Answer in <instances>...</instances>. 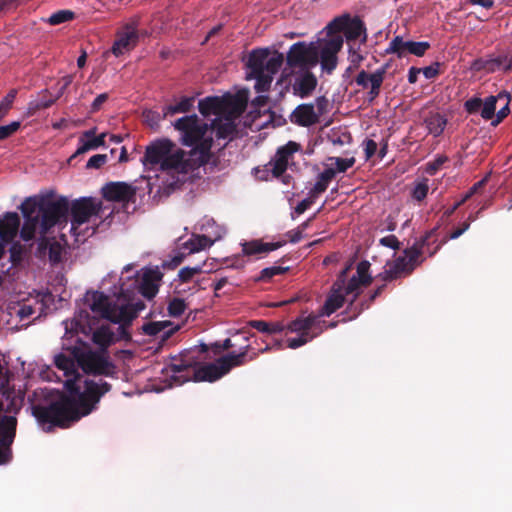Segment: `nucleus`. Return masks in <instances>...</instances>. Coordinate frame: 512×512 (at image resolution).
Wrapping results in <instances>:
<instances>
[{
  "instance_id": "f257e3e1",
  "label": "nucleus",
  "mask_w": 512,
  "mask_h": 512,
  "mask_svg": "<svg viewBox=\"0 0 512 512\" xmlns=\"http://www.w3.org/2000/svg\"><path fill=\"white\" fill-rule=\"evenodd\" d=\"M54 364L65 376H74L64 383L66 392H57L56 397L44 403L32 405V414L46 432L54 427L67 428L96 409L102 396L111 390V384L100 379H84L77 373V359L72 354H57Z\"/></svg>"
},
{
  "instance_id": "f03ea898",
  "label": "nucleus",
  "mask_w": 512,
  "mask_h": 512,
  "mask_svg": "<svg viewBox=\"0 0 512 512\" xmlns=\"http://www.w3.org/2000/svg\"><path fill=\"white\" fill-rule=\"evenodd\" d=\"M24 223L20 237L24 241L35 238L37 229L41 235L38 251L44 252L49 242L46 234L56 225H66L69 216V201L66 197L56 198L53 193L27 197L20 205Z\"/></svg>"
},
{
  "instance_id": "7ed1b4c3",
  "label": "nucleus",
  "mask_w": 512,
  "mask_h": 512,
  "mask_svg": "<svg viewBox=\"0 0 512 512\" xmlns=\"http://www.w3.org/2000/svg\"><path fill=\"white\" fill-rule=\"evenodd\" d=\"M342 45L343 39L340 35L319 38L309 43L304 41L294 43L287 52L285 69L310 70L320 62L322 71L330 74L337 66V54Z\"/></svg>"
},
{
  "instance_id": "20e7f679",
  "label": "nucleus",
  "mask_w": 512,
  "mask_h": 512,
  "mask_svg": "<svg viewBox=\"0 0 512 512\" xmlns=\"http://www.w3.org/2000/svg\"><path fill=\"white\" fill-rule=\"evenodd\" d=\"M248 101L249 98H204L199 101L198 109L204 117L215 116L209 129L218 140L232 139L237 131L235 120L244 113Z\"/></svg>"
},
{
  "instance_id": "39448f33",
  "label": "nucleus",
  "mask_w": 512,
  "mask_h": 512,
  "mask_svg": "<svg viewBox=\"0 0 512 512\" xmlns=\"http://www.w3.org/2000/svg\"><path fill=\"white\" fill-rule=\"evenodd\" d=\"M173 126L180 134L181 144L191 147V156L195 157L200 166L206 165L212 157L213 146V138L207 134L209 124L192 114L178 118Z\"/></svg>"
},
{
  "instance_id": "423d86ee",
  "label": "nucleus",
  "mask_w": 512,
  "mask_h": 512,
  "mask_svg": "<svg viewBox=\"0 0 512 512\" xmlns=\"http://www.w3.org/2000/svg\"><path fill=\"white\" fill-rule=\"evenodd\" d=\"M284 62V55L277 50L269 48L254 49L250 52L247 67L250 72L246 79L255 80V90L263 93L269 90L273 76L278 72Z\"/></svg>"
},
{
  "instance_id": "0eeeda50",
  "label": "nucleus",
  "mask_w": 512,
  "mask_h": 512,
  "mask_svg": "<svg viewBox=\"0 0 512 512\" xmlns=\"http://www.w3.org/2000/svg\"><path fill=\"white\" fill-rule=\"evenodd\" d=\"M170 370L173 372L172 378L180 384L191 380L213 382L225 375L219 358L214 363L200 365L188 355H182L179 359L174 358Z\"/></svg>"
},
{
  "instance_id": "6e6552de",
  "label": "nucleus",
  "mask_w": 512,
  "mask_h": 512,
  "mask_svg": "<svg viewBox=\"0 0 512 512\" xmlns=\"http://www.w3.org/2000/svg\"><path fill=\"white\" fill-rule=\"evenodd\" d=\"M436 231L437 228H434L426 232L412 247L404 250L403 256H399L393 262L389 263L399 278L410 275L414 269L422 263L423 260H420V257L423 253L428 252L429 256H433L438 251L440 245H437L431 251L429 250L430 240L433 239V242L436 241Z\"/></svg>"
},
{
  "instance_id": "1a4fd4ad",
  "label": "nucleus",
  "mask_w": 512,
  "mask_h": 512,
  "mask_svg": "<svg viewBox=\"0 0 512 512\" xmlns=\"http://www.w3.org/2000/svg\"><path fill=\"white\" fill-rule=\"evenodd\" d=\"M317 86V78L308 69H284L276 82L279 96L293 94L294 96H308Z\"/></svg>"
},
{
  "instance_id": "9d476101",
  "label": "nucleus",
  "mask_w": 512,
  "mask_h": 512,
  "mask_svg": "<svg viewBox=\"0 0 512 512\" xmlns=\"http://www.w3.org/2000/svg\"><path fill=\"white\" fill-rule=\"evenodd\" d=\"M72 354L77 359L78 366L87 374L113 376L116 373L115 365L100 353L74 346Z\"/></svg>"
},
{
  "instance_id": "9b49d317",
  "label": "nucleus",
  "mask_w": 512,
  "mask_h": 512,
  "mask_svg": "<svg viewBox=\"0 0 512 512\" xmlns=\"http://www.w3.org/2000/svg\"><path fill=\"white\" fill-rule=\"evenodd\" d=\"M69 210L71 211V231L74 234L79 226L88 222L92 216H100L102 211V203L100 201H96L92 197H83L77 200H74L69 205Z\"/></svg>"
},
{
  "instance_id": "f8f14e48",
  "label": "nucleus",
  "mask_w": 512,
  "mask_h": 512,
  "mask_svg": "<svg viewBox=\"0 0 512 512\" xmlns=\"http://www.w3.org/2000/svg\"><path fill=\"white\" fill-rule=\"evenodd\" d=\"M137 187L122 181H111L101 188L102 197L109 202L121 203L123 206L136 201Z\"/></svg>"
},
{
  "instance_id": "ddd939ff",
  "label": "nucleus",
  "mask_w": 512,
  "mask_h": 512,
  "mask_svg": "<svg viewBox=\"0 0 512 512\" xmlns=\"http://www.w3.org/2000/svg\"><path fill=\"white\" fill-rule=\"evenodd\" d=\"M87 301L89 302L90 310L103 319L109 320L113 323H118V309L119 305L112 302L110 298L103 292L93 291L87 294Z\"/></svg>"
},
{
  "instance_id": "4468645a",
  "label": "nucleus",
  "mask_w": 512,
  "mask_h": 512,
  "mask_svg": "<svg viewBox=\"0 0 512 512\" xmlns=\"http://www.w3.org/2000/svg\"><path fill=\"white\" fill-rule=\"evenodd\" d=\"M317 110L313 104H300L290 115V121L301 127H309L319 122V117L324 111L327 98H316Z\"/></svg>"
},
{
  "instance_id": "2eb2a0df",
  "label": "nucleus",
  "mask_w": 512,
  "mask_h": 512,
  "mask_svg": "<svg viewBox=\"0 0 512 512\" xmlns=\"http://www.w3.org/2000/svg\"><path fill=\"white\" fill-rule=\"evenodd\" d=\"M343 32L347 39H357L363 32V25L359 19H350L348 16L335 18L326 27V36L328 38L332 35H340L342 38Z\"/></svg>"
},
{
  "instance_id": "dca6fc26",
  "label": "nucleus",
  "mask_w": 512,
  "mask_h": 512,
  "mask_svg": "<svg viewBox=\"0 0 512 512\" xmlns=\"http://www.w3.org/2000/svg\"><path fill=\"white\" fill-rule=\"evenodd\" d=\"M17 419L14 416H4L0 420V464L9 461L11 451L9 449L16 434Z\"/></svg>"
},
{
  "instance_id": "f3484780",
  "label": "nucleus",
  "mask_w": 512,
  "mask_h": 512,
  "mask_svg": "<svg viewBox=\"0 0 512 512\" xmlns=\"http://www.w3.org/2000/svg\"><path fill=\"white\" fill-rule=\"evenodd\" d=\"M195 98H181V100L175 104H169L162 109V116L160 113L155 111H144V117L151 127L158 125L162 118L174 116L178 113H187L193 107Z\"/></svg>"
},
{
  "instance_id": "a211bd4d",
  "label": "nucleus",
  "mask_w": 512,
  "mask_h": 512,
  "mask_svg": "<svg viewBox=\"0 0 512 512\" xmlns=\"http://www.w3.org/2000/svg\"><path fill=\"white\" fill-rule=\"evenodd\" d=\"M300 148L301 145L299 143L289 141L287 144L277 149L275 156L268 163L274 177L278 178L284 174L287 170L289 159L295 152L299 151Z\"/></svg>"
},
{
  "instance_id": "6ab92c4d",
  "label": "nucleus",
  "mask_w": 512,
  "mask_h": 512,
  "mask_svg": "<svg viewBox=\"0 0 512 512\" xmlns=\"http://www.w3.org/2000/svg\"><path fill=\"white\" fill-rule=\"evenodd\" d=\"M243 340L246 342L245 345L240 346V351L238 353L230 352L227 355H224L219 358V363L222 365V369L225 374H227L232 368L243 366L249 361L256 359L257 353H249L250 344L249 337L242 336Z\"/></svg>"
},
{
  "instance_id": "aec40b11",
  "label": "nucleus",
  "mask_w": 512,
  "mask_h": 512,
  "mask_svg": "<svg viewBox=\"0 0 512 512\" xmlns=\"http://www.w3.org/2000/svg\"><path fill=\"white\" fill-rule=\"evenodd\" d=\"M173 147L174 144L167 139L152 143L146 147L145 154L142 158L143 165L153 167L160 164V166H162L165 155L170 153Z\"/></svg>"
},
{
  "instance_id": "412c9836",
  "label": "nucleus",
  "mask_w": 512,
  "mask_h": 512,
  "mask_svg": "<svg viewBox=\"0 0 512 512\" xmlns=\"http://www.w3.org/2000/svg\"><path fill=\"white\" fill-rule=\"evenodd\" d=\"M138 41V34L134 23L128 24L119 33L112 47L115 56L123 55L134 48Z\"/></svg>"
},
{
  "instance_id": "4be33fe9",
  "label": "nucleus",
  "mask_w": 512,
  "mask_h": 512,
  "mask_svg": "<svg viewBox=\"0 0 512 512\" xmlns=\"http://www.w3.org/2000/svg\"><path fill=\"white\" fill-rule=\"evenodd\" d=\"M163 274L159 269H148L144 272L139 286L141 295L149 300L153 299L158 293Z\"/></svg>"
},
{
  "instance_id": "5701e85b",
  "label": "nucleus",
  "mask_w": 512,
  "mask_h": 512,
  "mask_svg": "<svg viewBox=\"0 0 512 512\" xmlns=\"http://www.w3.org/2000/svg\"><path fill=\"white\" fill-rule=\"evenodd\" d=\"M385 68L377 69L373 73L361 71L356 77V83L368 90L371 95L377 96L380 92V86L383 83Z\"/></svg>"
},
{
  "instance_id": "b1692460",
  "label": "nucleus",
  "mask_w": 512,
  "mask_h": 512,
  "mask_svg": "<svg viewBox=\"0 0 512 512\" xmlns=\"http://www.w3.org/2000/svg\"><path fill=\"white\" fill-rule=\"evenodd\" d=\"M346 294L343 292V284L339 281L335 282L328 294L324 305L321 308V316H330L340 309L345 303Z\"/></svg>"
},
{
  "instance_id": "393cba45",
  "label": "nucleus",
  "mask_w": 512,
  "mask_h": 512,
  "mask_svg": "<svg viewBox=\"0 0 512 512\" xmlns=\"http://www.w3.org/2000/svg\"><path fill=\"white\" fill-rule=\"evenodd\" d=\"M20 227V217L16 212H6L0 219V238L9 243L17 235Z\"/></svg>"
},
{
  "instance_id": "a878e982",
  "label": "nucleus",
  "mask_w": 512,
  "mask_h": 512,
  "mask_svg": "<svg viewBox=\"0 0 512 512\" xmlns=\"http://www.w3.org/2000/svg\"><path fill=\"white\" fill-rule=\"evenodd\" d=\"M179 328V325H173L172 322L166 320L145 323L142 326V331L149 336L159 335L162 341H165L178 331Z\"/></svg>"
},
{
  "instance_id": "bb28decb",
  "label": "nucleus",
  "mask_w": 512,
  "mask_h": 512,
  "mask_svg": "<svg viewBox=\"0 0 512 512\" xmlns=\"http://www.w3.org/2000/svg\"><path fill=\"white\" fill-rule=\"evenodd\" d=\"M285 241L265 243L261 240H252L242 243V253L245 256H253L259 254H267L271 251L277 250L285 245Z\"/></svg>"
},
{
  "instance_id": "cd10ccee",
  "label": "nucleus",
  "mask_w": 512,
  "mask_h": 512,
  "mask_svg": "<svg viewBox=\"0 0 512 512\" xmlns=\"http://www.w3.org/2000/svg\"><path fill=\"white\" fill-rule=\"evenodd\" d=\"M95 133L96 128L90 129L83 133V138L80 139V145L72 157L84 154L89 150L97 149L98 147L105 145V138L107 134L102 133L96 136Z\"/></svg>"
},
{
  "instance_id": "c85d7f7f",
  "label": "nucleus",
  "mask_w": 512,
  "mask_h": 512,
  "mask_svg": "<svg viewBox=\"0 0 512 512\" xmlns=\"http://www.w3.org/2000/svg\"><path fill=\"white\" fill-rule=\"evenodd\" d=\"M145 308L143 301L138 300L133 303L119 305L118 309V322L124 324H131L132 321L138 316V313Z\"/></svg>"
},
{
  "instance_id": "c756f323",
  "label": "nucleus",
  "mask_w": 512,
  "mask_h": 512,
  "mask_svg": "<svg viewBox=\"0 0 512 512\" xmlns=\"http://www.w3.org/2000/svg\"><path fill=\"white\" fill-rule=\"evenodd\" d=\"M505 58L500 55L495 58L477 59L473 62L471 68L474 71H485L487 73H493L496 71H504Z\"/></svg>"
},
{
  "instance_id": "7c9ffc66",
  "label": "nucleus",
  "mask_w": 512,
  "mask_h": 512,
  "mask_svg": "<svg viewBox=\"0 0 512 512\" xmlns=\"http://www.w3.org/2000/svg\"><path fill=\"white\" fill-rule=\"evenodd\" d=\"M185 153L183 150L178 149L175 152H170L165 155L162 161V170H177L183 172L186 170V160L184 159Z\"/></svg>"
},
{
  "instance_id": "2f4dec72",
  "label": "nucleus",
  "mask_w": 512,
  "mask_h": 512,
  "mask_svg": "<svg viewBox=\"0 0 512 512\" xmlns=\"http://www.w3.org/2000/svg\"><path fill=\"white\" fill-rule=\"evenodd\" d=\"M335 176L336 171L334 168H326L318 175L315 185L309 191V195L311 197H318L320 194L324 193Z\"/></svg>"
},
{
  "instance_id": "473e14b6",
  "label": "nucleus",
  "mask_w": 512,
  "mask_h": 512,
  "mask_svg": "<svg viewBox=\"0 0 512 512\" xmlns=\"http://www.w3.org/2000/svg\"><path fill=\"white\" fill-rule=\"evenodd\" d=\"M317 320V317L314 315H309L307 317H299L295 320H293L289 325L288 329L291 332H296L302 335L311 336V330L313 329V326L315 325V322Z\"/></svg>"
},
{
  "instance_id": "72a5a7b5",
  "label": "nucleus",
  "mask_w": 512,
  "mask_h": 512,
  "mask_svg": "<svg viewBox=\"0 0 512 512\" xmlns=\"http://www.w3.org/2000/svg\"><path fill=\"white\" fill-rule=\"evenodd\" d=\"M92 339L96 344L108 347L115 341V334L109 326L103 325L94 331Z\"/></svg>"
},
{
  "instance_id": "f704fd0d",
  "label": "nucleus",
  "mask_w": 512,
  "mask_h": 512,
  "mask_svg": "<svg viewBox=\"0 0 512 512\" xmlns=\"http://www.w3.org/2000/svg\"><path fill=\"white\" fill-rule=\"evenodd\" d=\"M447 120L440 114L431 115L426 119V125L431 134L439 136L445 129Z\"/></svg>"
},
{
  "instance_id": "c9c22d12",
  "label": "nucleus",
  "mask_w": 512,
  "mask_h": 512,
  "mask_svg": "<svg viewBox=\"0 0 512 512\" xmlns=\"http://www.w3.org/2000/svg\"><path fill=\"white\" fill-rule=\"evenodd\" d=\"M10 262L12 264V267H17L21 265V263L24 260L25 254H26V248L24 245H22L20 242H14L12 243L10 249Z\"/></svg>"
},
{
  "instance_id": "e433bc0d",
  "label": "nucleus",
  "mask_w": 512,
  "mask_h": 512,
  "mask_svg": "<svg viewBox=\"0 0 512 512\" xmlns=\"http://www.w3.org/2000/svg\"><path fill=\"white\" fill-rule=\"evenodd\" d=\"M406 45H407V41H404L403 38L400 36H396L390 41L388 47L386 48V53L387 54H395L399 58L405 57L406 56V49H405Z\"/></svg>"
},
{
  "instance_id": "4c0bfd02",
  "label": "nucleus",
  "mask_w": 512,
  "mask_h": 512,
  "mask_svg": "<svg viewBox=\"0 0 512 512\" xmlns=\"http://www.w3.org/2000/svg\"><path fill=\"white\" fill-rule=\"evenodd\" d=\"M213 243L214 240L206 235H195L188 242L191 252H198L200 250L206 249L212 246Z\"/></svg>"
},
{
  "instance_id": "58836bf2",
  "label": "nucleus",
  "mask_w": 512,
  "mask_h": 512,
  "mask_svg": "<svg viewBox=\"0 0 512 512\" xmlns=\"http://www.w3.org/2000/svg\"><path fill=\"white\" fill-rule=\"evenodd\" d=\"M288 267L282 266H271L266 267L261 270L259 276L256 278V281L259 282H269L274 276L282 275L288 271Z\"/></svg>"
},
{
  "instance_id": "ea45409f",
  "label": "nucleus",
  "mask_w": 512,
  "mask_h": 512,
  "mask_svg": "<svg viewBox=\"0 0 512 512\" xmlns=\"http://www.w3.org/2000/svg\"><path fill=\"white\" fill-rule=\"evenodd\" d=\"M370 263L366 260H363L358 263L356 268V275L359 281L362 283V286H368L372 282V277L369 274Z\"/></svg>"
},
{
  "instance_id": "a19ab883",
  "label": "nucleus",
  "mask_w": 512,
  "mask_h": 512,
  "mask_svg": "<svg viewBox=\"0 0 512 512\" xmlns=\"http://www.w3.org/2000/svg\"><path fill=\"white\" fill-rule=\"evenodd\" d=\"M74 18V12L71 10H59L48 18V23L51 25H59L68 21H71Z\"/></svg>"
},
{
  "instance_id": "79ce46f5",
  "label": "nucleus",
  "mask_w": 512,
  "mask_h": 512,
  "mask_svg": "<svg viewBox=\"0 0 512 512\" xmlns=\"http://www.w3.org/2000/svg\"><path fill=\"white\" fill-rule=\"evenodd\" d=\"M498 98H486L485 102H482L481 117L485 120H493L495 117L496 103Z\"/></svg>"
},
{
  "instance_id": "37998d69",
  "label": "nucleus",
  "mask_w": 512,
  "mask_h": 512,
  "mask_svg": "<svg viewBox=\"0 0 512 512\" xmlns=\"http://www.w3.org/2000/svg\"><path fill=\"white\" fill-rule=\"evenodd\" d=\"M430 45L428 42H414L407 41L406 45V56L408 54H413L415 56H423L425 52L429 49Z\"/></svg>"
},
{
  "instance_id": "c03bdc74",
  "label": "nucleus",
  "mask_w": 512,
  "mask_h": 512,
  "mask_svg": "<svg viewBox=\"0 0 512 512\" xmlns=\"http://www.w3.org/2000/svg\"><path fill=\"white\" fill-rule=\"evenodd\" d=\"M168 313L172 317H179L185 312L186 303L181 298H173L168 304Z\"/></svg>"
},
{
  "instance_id": "a18cd8bd",
  "label": "nucleus",
  "mask_w": 512,
  "mask_h": 512,
  "mask_svg": "<svg viewBox=\"0 0 512 512\" xmlns=\"http://www.w3.org/2000/svg\"><path fill=\"white\" fill-rule=\"evenodd\" d=\"M329 160L333 161L334 164L336 165V169H334L336 171V173L337 172H339V173L346 172L355 163L354 157H351V158L330 157Z\"/></svg>"
},
{
  "instance_id": "49530a36",
  "label": "nucleus",
  "mask_w": 512,
  "mask_h": 512,
  "mask_svg": "<svg viewBox=\"0 0 512 512\" xmlns=\"http://www.w3.org/2000/svg\"><path fill=\"white\" fill-rule=\"evenodd\" d=\"M202 272V266L196 265L194 267H183L179 270L178 277L181 282L190 281L195 275Z\"/></svg>"
},
{
  "instance_id": "de8ad7c7",
  "label": "nucleus",
  "mask_w": 512,
  "mask_h": 512,
  "mask_svg": "<svg viewBox=\"0 0 512 512\" xmlns=\"http://www.w3.org/2000/svg\"><path fill=\"white\" fill-rule=\"evenodd\" d=\"M477 218V214L476 215H473V214H470L467 218L466 221H464L459 227H457L456 229H454L450 234H449V239H457L459 238L464 232H466L471 223L473 221H475Z\"/></svg>"
},
{
  "instance_id": "09e8293b",
  "label": "nucleus",
  "mask_w": 512,
  "mask_h": 512,
  "mask_svg": "<svg viewBox=\"0 0 512 512\" xmlns=\"http://www.w3.org/2000/svg\"><path fill=\"white\" fill-rule=\"evenodd\" d=\"M316 336H317V334H312L311 336H307L305 334L304 335L299 334L298 337L289 338L287 340V346L291 349L299 348V347L305 345L308 341L315 338Z\"/></svg>"
},
{
  "instance_id": "8fccbe9b",
  "label": "nucleus",
  "mask_w": 512,
  "mask_h": 512,
  "mask_svg": "<svg viewBox=\"0 0 512 512\" xmlns=\"http://www.w3.org/2000/svg\"><path fill=\"white\" fill-rule=\"evenodd\" d=\"M19 121H13L8 125L0 126V140H5L12 136L20 128Z\"/></svg>"
},
{
  "instance_id": "3c124183",
  "label": "nucleus",
  "mask_w": 512,
  "mask_h": 512,
  "mask_svg": "<svg viewBox=\"0 0 512 512\" xmlns=\"http://www.w3.org/2000/svg\"><path fill=\"white\" fill-rule=\"evenodd\" d=\"M398 278L399 277L389 263L386 264L384 271L376 276V279H380L385 284Z\"/></svg>"
},
{
  "instance_id": "603ef678",
  "label": "nucleus",
  "mask_w": 512,
  "mask_h": 512,
  "mask_svg": "<svg viewBox=\"0 0 512 512\" xmlns=\"http://www.w3.org/2000/svg\"><path fill=\"white\" fill-rule=\"evenodd\" d=\"M428 184L425 182L418 183L412 191V197L417 201H422L428 194Z\"/></svg>"
},
{
  "instance_id": "864d4df0",
  "label": "nucleus",
  "mask_w": 512,
  "mask_h": 512,
  "mask_svg": "<svg viewBox=\"0 0 512 512\" xmlns=\"http://www.w3.org/2000/svg\"><path fill=\"white\" fill-rule=\"evenodd\" d=\"M340 284H343V292L346 295L355 293L362 283L359 281L357 276L353 275L349 280L346 286H344V282L342 281Z\"/></svg>"
},
{
  "instance_id": "5fc2aeb1",
  "label": "nucleus",
  "mask_w": 512,
  "mask_h": 512,
  "mask_svg": "<svg viewBox=\"0 0 512 512\" xmlns=\"http://www.w3.org/2000/svg\"><path fill=\"white\" fill-rule=\"evenodd\" d=\"M107 162V155L105 154H96L93 155L87 162V168L99 169Z\"/></svg>"
},
{
  "instance_id": "6e6d98bb",
  "label": "nucleus",
  "mask_w": 512,
  "mask_h": 512,
  "mask_svg": "<svg viewBox=\"0 0 512 512\" xmlns=\"http://www.w3.org/2000/svg\"><path fill=\"white\" fill-rule=\"evenodd\" d=\"M482 102V98H470L465 102L464 106L468 113L474 114L479 111L481 112Z\"/></svg>"
},
{
  "instance_id": "4d7b16f0",
  "label": "nucleus",
  "mask_w": 512,
  "mask_h": 512,
  "mask_svg": "<svg viewBox=\"0 0 512 512\" xmlns=\"http://www.w3.org/2000/svg\"><path fill=\"white\" fill-rule=\"evenodd\" d=\"M363 148H364L365 158H366V160H369L377 152L378 145L374 140L366 139L363 142Z\"/></svg>"
},
{
  "instance_id": "13d9d810",
  "label": "nucleus",
  "mask_w": 512,
  "mask_h": 512,
  "mask_svg": "<svg viewBox=\"0 0 512 512\" xmlns=\"http://www.w3.org/2000/svg\"><path fill=\"white\" fill-rule=\"evenodd\" d=\"M508 101L511 100V98H507ZM510 113V108H509V102H507L504 107H502L496 114H495V118L492 120L491 124L493 126H497L499 123L502 122V120L508 116V114Z\"/></svg>"
},
{
  "instance_id": "bf43d9fd",
  "label": "nucleus",
  "mask_w": 512,
  "mask_h": 512,
  "mask_svg": "<svg viewBox=\"0 0 512 512\" xmlns=\"http://www.w3.org/2000/svg\"><path fill=\"white\" fill-rule=\"evenodd\" d=\"M418 70H420V74H423L426 79H432L439 72V63H434L424 68H418Z\"/></svg>"
},
{
  "instance_id": "052dcab7",
  "label": "nucleus",
  "mask_w": 512,
  "mask_h": 512,
  "mask_svg": "<svg viewBox=\"0 0 512 512\" xmlns=\"http://www.w3.org/2000/svg\"><path fill=\"white\" fill-rule=\"evenodd\" d=\"M446 161L447 157H438L433 162L427 165V173L430 175L435 174Z\"/></svg>"
},
{
  "instance_id": "680f3d73",
  "label": "nucleus",
  "mask_w": 512,
  "mask_h": 512,
  "mask_svg": "<svg viewBox=\"0 0 512 512\" xmlns=\"http://www.w3.org/2000/svg\"><path fill=\"white\" fill-rule=\"evenodd\" d=\"M76 328L83 329L85 325L90 326V314L87 311H80L77 318H75Z\"/></svg>"
},
{
  "instance_id": "e2e57ef3",
  "label": "nucleus",
  "mask_w": 512,
  "mask_h": 512,
  "mask_svg": "<svg viewBox=\"0 0 512 512\" xmlns=\"http://www.w3.org/2000/svg\"><path fill=\"white\" fill-rule=\"evenodd\" d=\"M380 244L391 249H398L400 243L395 235H388L380 239Z\"/></svg>"
},
{
  "instance_id": "0e129e2a",
  "label": "nucleus",
  "mask_w": 512,
  "mask_h": 512,
  "mask_svg": "<svg viewBox=\"0 0 512 512\" xmlns=\"http://www.w3.org/2000/svg\"><path fill=\"white\" fill-rule=\"evenodd\" d=\"M49 258L52 262L57 263L61 258V247L58 243L49 245Z\"/></svg>"
},
{
  "instance_id": "69168bd1",
  "label": "nucleus",
  "mask_w": 512,
  "mask_h": 512,
  "mask_svg": "<svg viewBox=\"0 0 512 512\" xmlns=\"http://www.w3.org/2000/svg\"><path fill=\"white\" fill-rule=\"evenodd\" d=\"M248 325L259 332L267 333L269 331V322L264 320H251L248 322Z\"/></svg>"
},
{
  "instance_id": "338daca9",
  "label": "nucleus",
  "mask_w": 512,
  "mask_h": 512,
  "mask_svg": "<svg viewBox=\"0 0 512 512\" xmlns=\"http://www.w3.org/2000/svg\"><path fill=\"white\" fill-rule=\"evenodd\" d=\"M315 198L316 197H311L309 195L308 198H305L302 201H300L295 207V212L299 215L304 213L313 204Z\"/></svg>"
},
{
  "instance_id": "774afa93",
  "label": "nucleus",
  "mask_w": 512,
  "mask_h": 512,
  "mask_svg": "<svg viewBox=\"0 0 512 512\" xmlns=\"http://www.w3.org/2000/svg\"><path fill=\"white\" fill-rule=\"evenodd\" d=\"M13 106V101L10 98H4L0 103V122L8 115Z\"/></svg>"
}]
</instances>
